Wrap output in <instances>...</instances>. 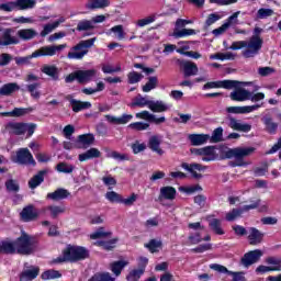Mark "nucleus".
<instances>
[{
	"mask_svg": "<svg viewBox=\"0 0 281 281\" xmlns=\"http://www.w3.org/2000/svg\"><path fill=\"white\" fill-rule=\"evenodd\" d=\"M261 32H263V30L256 26L254 29V35L248 41L233 42L229 49H233V50L243 49L241 56L244 58H256V56L260 54V50L262 49V45L265 44V41L260 36Z\"/></svg>",
	"mask_w": 281,
	"mask_h": 281,
	"instance_id": "obj_1",
	"label": "nucleus"
},
{
	"mask_svg": "<svg viewBox=\"0 0 281 281\" xmlns=\"http://www.w3.org/2000/svg\"><path fill=\"white\" fill-rule=\"evenodd\" d=\"M254 150L256 148L254 147H236V148H229L224 151V158L225 159H235L229 161V166L232 168H243L247 166V162L245 161V157H249V155H252Z\"/></svg>",
	"mask_w": 281,
	"mask_h": 281,
	"instance_id": "obj_2",
	"label": "nucleus"
},
{
	"mask_svg": "<svg viewBox=\"0 0 281 281\" xmlns=\"http://www.w3.org/2000/svg\"><path fill=\"white\" fill-rule=\"evenodd\" d=\"M97 38L80 41L77 45L72 46L67 54L69 60H82L89 54V49L95 44Z\"/></svg>",
	"mask_w": 281,
	"mask_h": 281,
	"instance_id": "obj_3",
	"label": "nucleus"
},
{
	"mask_svg": "<svg viewBox=\"0 0 281 281\" xmlns=\"http://www.w3.org/2000/svg\"><path fill=\"white\" fill-rule=\"evenodd\" d=\"M89 258V250L80 246H68L64 250L63 258H58L57 262H78V260H85Z\"/></svg>",
	"mask_w": 281,
	"mask_h": 281,
	"instance_id": "obj_4",
	"label": "nucleus"
},
{
	"mask_svg": "<svg viewBox=\"0 0 281 281\" xmlns=\"http://www.w3.org/2000/svg\"><path fill=\"white\" fill-rule=\"evenodd\" d=\"M15 249L18 254L22 256H30V254H34V244L32 243V238L27 236V234L23 233L21 237L15 240Z\"/></svg>",
	"mask_w": 281,
	"mask_h": 281,
	"instance_id": "obj_5",
	"label": "nucleus"
},
{
	"mask_svg": "<svg viewBox=\"0 0 281 281\" xmlns=\"http://www.w3.org/2000/svg\"><path fill=\"white\" fill-rule=\"evenodd\" d=\"M24 80L29 83L26 85V91L30 92L31 98H33V100H40L41 91H38V89H41V82H38V76L30 72L25 76Z\"/></svg>",
	"mask_w": 281,
	"mask_h": 281,
	"instance_id": "obj_6",
	"label": "nucleus"
},
{
	"mask_svg": "<svg viewBox=\"0 0 281 281\" xmlns=\"http://www.w3.org/2000/svg\"><path fill=\"white\" fill-rule=\"evenodd\" d=\"M66 47L67 44L42 46L35 52H33V57L41 58L43 56H56L58 52H63V49H66Z\"/></svg>",
	"mask_w": 281,
	"mask_h": 281,
	"instance_id": "obj_7",
	"label": "nucleus"
},
{
	"mask_svg": "<svg viewBox=\"0 0 281 281\" xmlns=\"http://www.w3.org/2000/svg\"><path fill=\"white\" fill-rule=\"evenodd\" d=\"M13 161L21 166H36V160H34V156H32V153L27 148L18 149Z\"/></svg>",
	"mask_w": 281,
	"mask_h": 281,
	"instance_id": "obj_8",
	"label": "nucleus"
},
{
	"mask_svg": "<svg viewBox=\"0 0 281 281\" xmlns=\"http://www.w3.org/2000/svg\"><path fill=\"white\" fill-rule=\"evenodd\" d=\"M232 89H234V91L231 92L229 98L233 102H247V100H249V90L241 88L239 81H237V86Z\"/></svg>",
	"mask_w": 281,
	"mask_h": 281,
	"instance_id": "obj_9",
	"label": "nucleus"
},
{
	"mask_svg": "<svg viewBox=\"0 0 281 281\" xmlns=\"http://www.w3.org/2000/svg\"><path fill=\"white\" fill-rule=\"evenodd\" d=\"M226 120L227 126L233 131H239L240 133H249V131H251V124L243 123V121L237 120L232 115H228Z\"/></svg>",
	"mask_w": 281,
	"mask_h": 281,
	"instance_id": "obj_10",
	"label": "nucleus"
},
{
	"mask_svg": "<svg viewBox=\"0 0 281 281\" xmlns=\"http://www.w3.org/2000/svg\"><path fill=\"white\" fill-rule=\"evenodd\" d=\"M38 273H41V268L25 263L23 271L20 273V281L36 280Z\"/></svg>",
	"mask_w": 281,
	"mask_h": 281,
	"instance_id": "obj_11",
	"label": "nucleus"
},
{
	"mask_svg": "<svg viewBox=\"0 0 281 281\" xmlns=\"http://www.w3.org/2000/svg\"><path fill=\"white\" fill-rule=\"evenodd\" d=\"M27 123L9 122L4 125L2 133H8L9 135H25V128Z\"/></svg>",
	"mask_w": 281,
	"mask_h": 281,
	"instance_id": "obj_12",
	"label": "nucleus"
},
{
	"mask_svg": "<svg viewBox=\"0 0 281 281\" xmlns=\"http://www.w3.org/2000/svg\"><path fill=\"white\" fill-rule=\"evenodd\" d=\"M237 85L236 80L210 81L203 86V89L204 91L207 89H234Z\"/></svg>",
	"mask_w": 281,
	"mask_h": 281,
	"instance_id": "obj_13",
	"label": "nucleus"
},
{
	"mask_svg": "<svg viewBox=\"0 0 281 281\" xmlns=\"http://www.w3.org/2000/svg\"><path fill=\"white\" fill-rule=\"evenodd\" d=\"M181 168H183V170H187V172H190L193 179H203V175L199 173L205 170V167H203V165L196 164V162H193V164L183 162L181 165Z\"/></svg>",
	"mask_w": 281,
	"mask_h": 281,
	"instance_id": "obj_14",
	"label": "nucleus"
},
{
	"mask_svg": "<svg viewBox=\"0 0 281 281\" xmlns=\"http://www.w3.org/2000/svg\"><path fill=\"white\" fill-rule=\"evenodd\" d=\"M260 258H262V250H251L244 255V257L241 258V265L244 267H251V265H256V262H258Z\"/></svg>",
	"mask_w": 281,
	"mask_h": 281,
	"instance_id": "obj_15",
	"label": "nucleus"
},
{
	"mask_svg": "<svg viewBox=\"0 0 281 281\" xmlns=\"http://www.w3.org/2000/svg\"><path fill=\"white\" fill-rule=\"evenodd\" d=\"M210 269L217 271V273H227L228 276H233V281H245V273L229 271L225 266L213 263L210 266Z\"/></svg>",
	"mask_w": 281,
	"mask_h": 281,
	"instance_id": "obj_16",
	"label": "nucleus"
},
{
	"mask_svg": "<svg viewBox=\"0 0 281 281\" xmlns=\"http://www.w3.org/2000/svg\"><path fill=\"white\" fill-rule=\"evenodd\" d=\"M136 117L137 120H146V122H151L153 124H164V122H166V116L157 117V115L146 110L136 113Z\"/></svg>",
	"mask_w": 281,
	"mask_h": 281,
	"instance_id": "obj_17",
	"label": "nucleus"
},
{
	"mask_svg": "<svg viewBox=\"0 0 281 281\" xmlns=\"http://www.w3.org/2000/svg\"><path fill=\"white\" fill-rule=\"evenodd\" d=\"M265 240V233L260 232L256 227L248 228V241L249 245H260Z\"/></svg>",
	"mask_w": 281,
	"mask_h": 281,
	"instance_id": "obj_18",
	"label": "nucleus"
},
{
	"mask_svg": "<svg viewBox=\"0 0 281 281\" xmlns=\"http://www.w3.org/2000/svg\"><path fill=\"white\" fill-rule=\"evenodd\" d=\"M12 29H5L0 37V45L3 47L8 45H19V37L12 36Z\"/></svg>",
	"mask_w": 281,
	"mask_h": 281,
	"instance_id": "obj_19",
	"label": "nucleus"
},
{
	"mask_svg": "<svg viewBox=\"0 0 281 281\" xmlns=\"http://www.w3.org/2000/svg\"><path fill=\"white\" fill-rule=\"evenodd\" d=\"M66 100H68V102H70V106L74 111V113H80V111H85L86 109H91V102L86 101H78L74 98H71V95H67Z\"/></svg>",
	"mask_w": 281,
	"mask_h": 281,
	"instance_id": "obj_20",
	"label": "nucleus"
},
{
	"mask_svg": "<svg viewBox=\"0 0 281 281\" xmlns=\"http://www.w3.org/2000/svg\"><path fill=\"white\" fill-rule=\"evenodd\" d=\"M97 74L98 71L95 69L77 70L78 82H80V85H87V82H91V80L95 78Z\"/></svg>",
	"mask_w": 281,
	"mask_h": 281,
	"instance_id": "obj_21",
	"label": "nucleus"
},
{
	"mask_svg": "<svg viewBox=\"0 0 281 281\" xmlns=\"http://www.w3.org/2000/svg\"><path fill=\"white\" fill-rule=\"evenodd\" d=\"M128 106H131V109H145V106L149 109L150 100L148 99V97L137 94L132 99V102L128 104Z\"/></svg>",
	"mask_w": 281,
	"mask_h": 281,
	"instance_id": "obj_22",
	"label": "nucleus"
},
{
	"mask_svg": "<svg viewBox=\"0 0 281 281\" xmlns=\"http://www.w3.org/2000/svg\"><path fill=\"white\" fill-rule=\"evenodd\" d=\"M105 120L106 122H109V124H115V125L128 124V122L133 120V114H123L121 116L106 114Z\"/></svg>",
	"mask_w": 281,
	"mask_h": 281,
	"instance_id": "obj_23",
	"label": "nucleus"
},
{
	"mask_svg": "<svg viewBox=\"0 0 281 281\" xmlns=\"http://www.w3.org/2000/svg\"><path fill=\"white\" fill-rule=\"evenodd\" d=\"M34 108H15L11 112H2L0 115L2 117H23V115H29V113H33Z\"/></svg>",
	"mask_w": 281,
	"mask_h": 281,
	"instance_id": "obj_24",
	"label": "nucleus"
},
{
	"mask_svg": "<svg viewBox=\"0 0 281 281\" xmlns=\"http://www.w3.org/2000/svg\"><path fill=\"white\" fill-rule=\"evenodd\" d=\"M41 71L42 74H45V76L52 78V80H59L60 71L58 70V67H56V65L45 64L41 67Z\"/></svg>",
	"mask_w": 281,
	"mask_h": 281,
	"instance_id": "obj_25",
	"label": "nucleus"
},
{
	"mask_svg": "<svg viewBox=\"0 0 281 281\" xmlns=\"http://www.w3.org/2000/svg\"><path fill=\"white\" fill-rule=\"evenodd\" d=\"M71 193L67 189L59 188L54 192L47 193L46 199H50V201H63L65 199H69Z\"/></svg>",
	"mask_w": 281,
	"mask_h": 281,
	"instance_id": "obj_26",
	"label": "nucleus"
},
{
	"mask_svg": "<svg viewBox=\"0 0 281 281\" xmlns=\"http://www.w3.org/2000/svg\"><path fill=\"white\" fill-rule=\"evenodd\" d=\"M159 201H175L177 199V189L173 187H162L160 188V194L158 196Z\"/></svg>",
	"mask_w": 281,
	"mask_h": 281,
	"instance_id": "obj_27",
	"label": "nucleus"
},
{
	"mask_svg": "<svg viewBox=\"0 0 281 281\" xmlns=\"http://www.w3.org/2000/svg\"><path fill=\"white\" fill-rule=\"evenodd\" d=\"M180 65L183 69L184 78L199 74V66L194 61H182Z\"/></svg>",
	"mask_w": 281,
	"mask_h": 281,
	"instance_id": "obj_28",
	"label": "nucleus"
},
{
	"mask_svg": "<svg viewBox=\"0 0 281 281\" xmlns=\"http://www.w3.org/2000/svg\"><path fill=\"white\" fill-rule=\"evenodd\" d=\"M21 218L24 220L25 223H30V221L38 218V212L34 209V205H29L22 210Z\"/></svg>",
	"mask_w": 281,
	"mask_h": 281,
	"instance_id": "obj_29",
	"label": "nucleus"
},
{
	"mask_svg": "<svg viewBox=\"0 0 281 281\" xmlns=\"http://www.w3.org/2000/svg\"><path fill=\"white\" fill-rule=\"evenodd\" d=\"M189 142L192 146H203V144H207L210 142L209 134H190L188 136Z\"/></svg>",
	"mask_w": 281,
	"mask_h": 281,
	"instance_id": "obj_30",
	"label": "nucleus"
},
{
	"mask_svg": "<svg viewBox=\"0 0 281 281\" xmlns=\"http://www.w3.org/2000/svg\"><path fill=\"white\" fill-rule=\"evenodd\" d=\"M149 110H151L153 113H166V111L170 110V105H168L162 100H157V101L150 100Z\"/></svg>",
	"mask_w": 281,
	"mask_h": 281,
	"instance_id": "obj_31",
	"label": "nucleus"
},
{
	"mask_svg": "<svg viewBox=\"0 0 281 281\" xmlns=\"http://www.w3.org/2000/svg\"><path fill=\"white\" fill-rule=\"evenodd\" d=\"M21 90V86H19V83L16 82H9V83H4L1 88H0V95H12V93H16V91Z\"/></svg>",
	"mask_w": 281,
	"mask_h": 281,
	"instance_id": "obj_32",
	"label": "nucleus"
},
{
	"mask_svg": "<svg viewBox=\"0 0 281 281\" xmlns=\"http://www.w3.org/2000/svg\"><path fill=\"white\" fill-rule=\"evenodd\" d=\"M111 5L110 0H88L87 10H102Z\"/></svg>",
	"mask_w": 281,
	"mask_h": 281,
	"instance_id": "obj_33",
	"label": "nucleus"
},
{
	"mask_svg": "<svg viewBox=\"0 0 281 281\" xmlns=\"http://www.w3.org/2000/svg\"><path fill=\"white\" fill-rule=\"evenodd\" d=\"M21 41H32L38 36V32L34 29H21L16 32Z\"/></svg>",
	"mask_w": 281,
	"mask_h": 281,
	"instance_id": "obj_34",
	"label": "nucleus"
},
{
	"mask_svg": "<svg viewBox=\"0 0 281 281\" xmlns=\"http://www.w3.org/2000/svg\"><path fill=\"white\" fill-rule=\"evenodd\" d=\"M95 142L93 134H82L78 136V148H89Z\"/></svg>",
	"mask_w": 281,
	"mask_h": 281,
	"instance_id": "obj_35",
	"label": "nucleus"
},
{
	"mask_svg": "<svg viewBox=\"0 0 281 281\" xmlns=\"http://www.w3.org/2000/svg\"><path fill=\"white\" fill-rule=\"evenodd\" d=\"M148 146L153 153H157V155H164V149H161V137L160 136H151L148 142Z\"/></svg>",
	"mask_w": 281,
	"mask_h": 281,
	"instance_id": "obj_36",
	"label": "nucleus"
},
{
	"mask_svg": "<svg viewBox=\"0 0 281 281\" xmlns=\"http://www.w3.org/2000/svg\"><path fill=\"white\" fill-rule=\"evenodd\" d=\"M218 155H216V148L214 146L203 147L202 161H215Z\"/></svg>",
	"mask_w": 281,
	"mask_h": 281,
	"instance_id": "obj_37",
	"label": "nucleus"
},
{
	"mask_svg": "<svg viewBox=\"0 0 281 281\" xmlns=\"http://www.w3.org/2000/svg\"><path fill=\"white\" fill-rule=\"evenodd\" d=\"M125 267H128V261L126 260L113 261L110 265V271H112V273H114V276L117 278L122 274V271H124Z\"/></svg>",
	"mask_w": 281,
	"mask_h": 281,
	"instance_id": "obj_38",
	"label": "nucleus"
},
{
	"mask_svg": "<svg viewBox=\"0 0 281 281\" xmlns=\"http://www.w3.org/2000/svg\"><path fill=\"white\" fill-rule=\"evenodd\" d=\"M106 36H111V34H114V38H117V41H124L126 38V32H124L123 25H115L111 27L108 32H105Z\"/></svg>",
	"mask_w": 281,
	"mask_h": 281,
	"instance_id": "obj_39",
	"label": "nucleus"
},
{
	"mask_svg": "<svg viewBox=\"0 0 281 281\" xmlns=\"http://www.w3.org/2000/svg\"><path fill=\"white\" fill-rule=\"evenodd\" d=\"M261 121L266 126L267 133H269L270 135H276V133H278V123L273 122V119H271L270 116H265L261 119Z\"/></svg>",
	"mask_w": 281,
	"mask_h": 281,
	"instance_id": "obj_40",
	"label": "nucleus"
},
{
	"mask_svg": "<svg viewBox=\"0 0 281 281\" xmlns=\"http://www.w3.org/2000/svg\"><path fill=\"white\" fill-rule=\"evenodd\" d=\"M102 154L98 148H90L86 153L79 155V161H88V159H98Z\"/></svg>",
	"mask_w": 281,
	"mask_h": 281,
	"instance_id": "obj_41",
	"label": "nucleus"
},
{
	"mask_svg": "<svg viewBox=\"0 0 281 281\" xmlns=\"http://www.w3.org/2000/svg\"><path fill=\"white\" fill-rule=\"evenodd\" d=\"M0 254H18L16 241H2L0 244Z\"/></svg>",
	"mask_w": 281,
	"mask_h": 281,
	"instance_id": "obj_42",
	"label": "nucleus"
},
{
	"mask_svg": "<svg viewBox=\"0 0 281 281\" xmlns=\"http://www.w3.org/2000/svg\"><path fill=\"white\" fill-rule=\"evenodd\" d=\"M196 31L194 29H177L175 27L172 36L173 38H186V36H194Z\"/></svg>",
	"mask_w": 281,
	"mask_h": 281,
	"instance_id": "obj_43",
	"label": "nucleus"
},
{
	"mask_svg": "<svg viewBox=\"0 0 281 281\" xmlns=\"http://www.w3.org/2000/svg\"><path fill=\"white\" fill-rule=\"evenodd\" d=\"M46 172L47 171L42 170L29 181V187L31 188V190H34V188H38V186L42 184L43 181H45Z\"/></svg>",
	"mask_w": 281,
	"mask_h": 281,
	"instance_id": "obj_44",
	"label": "nucleus"
},
{
	"mask_svg": "<svg viewBox=\"0 0 281 281\" xmlns=\"http://www.w3.org/2000/svg\"><path fill=\"white\" fill-rule=\"evenodd\" d=\"M60 23H65V18H59L57 21H55L53 24H46L44 25L43 31L41 32V36L45 37L47 34H52Z\"/></svg>",
	"mask_w": 281,
	"mask_h": 281,
	"instance_id": "obj_45",
	"label": "nucleus"
},
{
	"mask_svg": "<svg viewBox=\"0 0 281 281\" xmlns=\"http://www.w3.org/2000/svg\"><path fill=\"white\" fill-rule=\"evenodd\" d=\"M45 212H49L52 218H58L60 214H65V206L49 205L45 207Z\"/></svg>",
	"mask_w": 281,
	"mask_h": 281,
	"instance_id": "obj_46",
	"label": "nucleus"
},
{
	"mask_svg": "<svg viewBox=\"0 0 281 281\" xmlns=\"http://www.w3.org/2000/svg\"><path fill=\"white\" fill-rule=\"evenodd\" d=\"M18 10H34L36 0H15Z\"/></svg>",
	"mask_w": 281,
	"mask_h": 281,
	"instance_id": "obj_47",
	"label": "nucleus"
},
{
	"mask_svg": "<svg viewBox=\"0 0 281 281\" xmlns=\"http://www.w3.org/2000/svg\"><path fill=\"white\" fill-rule=\"evenodd\" d=\"M95 30V25L91 20H81L77 24V32H89Z\"/></svg>",
	"mask_w": 281,
	"mask_h": 281,
	"instance_id": "obj_48",
	"label": "nucleus"
},
{
	"mask_svg": "<svg viewBox=\"0 0 281 281\" xmlns=\"http://www.w3.org/2000/svg\"><path fill=\"white\" fill-rule=\"evenodd\" d=\"M42 280H58L63 274L58 270H46L41 276Z\"/></svg>",
	"mask_w": 281,
	"mask_h": 281,
	"instance_id": "obj_49",
	"label": "nucleus"
},
{
	"mask_svg": "<svg viewBox=\"0 0 281 281\" xmlns=\"http://www.w3.org/2000/svg\"><path fill=\"white\" fill-rule=\"evenodd\" d=\"M209 225L214 234H217L218 236H223V234H225V231L221 227V220L213 218L210 221Z\"/></svg>",
	"mask_w": 281,
	"mask_h": 281,
	"instance_id": "obj_50",
	"label": "nucleus"
},
{
	"mask_svg": "<svg viewBox=\"0 0 281 281\" xmlns=\"http://www.w3.org/2000/svg\"><path fill=\"white\" fill-rule=\"evenodd\" d=\"M143 274H144V269L134 268L128 272L126 280L127 281H139V278H142Z\"/></svg>",
	"mask_w": 281,
	"mask_h": 281,
	"instance_id": "obj_51",
	"label": "nucleus"
},
{
	"mask_svg": "<svg viewBox=\"0 0 281 281\" xmlns=\"http://www.w3.org/2000/svg\"><path fill=\"white\" fill-rule=\"evenodd\" d=\"M159 80L157 77H149L148 82L143 86L144 93H149V91H153V89H157Z\"/></svg>",
	"mask_w": 281,
	"mask_h": 281,
	"instance_id": "obj_52",
	"label": "nucleus"
},
{
	"mask_svg": "<svg viewBox=\"0 0 281 281\" xmlns=\"http://www.w3.org/2000/svg\"><path fill=\"white\" fill-rule=\"evenodd\" d=\"M209 142L212 144H218V142H223V127L215 128L212 136H210Z\"/></svg>",
	"mask_w": 281,
	"mask_h": 281,
	"instance_id": "obj_53",
	"label": "nucleus"
},
{
	"mask_svg": "<svg viewBox=\"0 0 281 281\" xmlns=\"http://www.w3.org/2000/svg\"><path fill=\"white\" fill-rule=\"evenodd\" d=\"M108 236H111V232H105L104 227H100L94 233L90 234L91 240H98L100 238H108Z\"/></svg>",
	"mask_w": 281,
	"mask_h": 281,
	"instance_id": "obj_54",
	"label": "nucleus"
},
{
	"mask_svg": "<svg viewBox=\"0 0 281 281\" xmlns=\"http://www.w3.org/2000/svg\"><path fill=\"white\" fill-rule=\"evenodd\" d=\"M106 157L110 159H115L116 161H126L128 159V156L126 154H120L115 150H108Z\"/></svg>",
	"mask_w": 281,
	"mask_h": 281,
	"instance_id": "obj_55",
	"label": "nucleus"
},
{
	"mask_svg": "<svg viewBox=\"0 0 281 281\" xmlns=\"http://www.w3.org/2000/svg\"><path fill=\"white\" fill-rule=\"evenodd\" d=\"M146 249H148L151 254H156V251L161 248V240L150 239L149 243L145 244Z\"/></svg>",
	"mask_w": 281,
	"mask_h": 281,
	"instance_id": "obj_56",
	"label": "nucleus"
},
{
	"mask_svg": "<svg viewBox=\"0 0 281 281\" xmlns=\"http://www.w3.org/2000/svg\"><path fill=\"white\" fill-rule=\"evenodd\" d=\"M15 10H19L16 1H8L0 4V12H14Z\"/></svg>",
	"mask_w": 281,
	"mask_h": 281,
	"instance_id": "obj_57",
	"label": "nucleus"
},
{
	"mask_svg": "<svg viewBox=\"0 0 281 281\" xmlns=\"http://www.w3.org/2000/svg\"><path fill=\"white\" fill-rule=\"evenodd\" d=\"M203 188L201 186H190V187H179V192H183L184 194H194V192H201Z\"/></svg>",
	"mask_w": 281,
	"mask_h": 281,
	"instance_id": "obj_58",
	"label": "nucleus"
},
{
	"mask_svg": "<svg viewBox=\"0 0 281 281\" xmlns=\"http://www.w3.org/2000/svg\"><path fill=\"white\" fill-rule=\"evenodd\" d=\"M105 199L110 201V203H122V195H120L115 191H109L105 193Z\"/></svg>",
	"mask_w": 281,
	"mask_h": 281,
	"instance_id": "obj_59",
	"label": "nucleus"
},
{
	"mask_svg": "<svg viewBox=\"0 0 281 281\" xmlns=\"http://www.w3.org/2000/svg\"><path fill=\"white\" fill-rule=\"evenodd\" d=\"M56 170H57V172H64L65 175H71V172H74V166L68 165L66 162H59L56 166Z\"/></svg>",
	"mask_w": 281,
	"mask_h": 281,
	"instance_id": "obj_60",
	"label": "nucleus"
},
{
	"mask_svg": "<svg viewBox=\"0 0 281 281\" xmlns=\"http://www.w3.org/2000/svg\"><path fill=\"white\" fill-rule=\"evenodd\" d=\"M143 78H144V75L137 71H132L127 75V80L130 85H137V82H140Z\"/></svg>",
	"mask_w": 281,
	"mask_h": 281,
	"instance_id": "obj_61",
	"label": "nucleus"
},
{
	"mask_svg": "<svg viewBox=\"0 0 281 281\" xmlns=\"http://www.w3.org/2000/svg\"><path fill=\"white\" fill-rule=\"evenodd\" d=\"M221 19H223V15L221 13L215 12V13L209 14L205 21L206 27H210V25H214V23H216V21H221Z\"/></svg>",
	"mask_w": 281,
	"mask_h": 281,
	"instance_id": "obj_62",
	"label": "nucleus"
},
{
	"mask_svg": "<svg viewBox=\"0 0 281 281\" xmlns=\"http://www.w3.org/2000/svg\"><path fill=\"white\" fill-rule=\"evenodd\" d=\"M128 128H132L133 131H148V128H150V124L144 122H135L131 123Z\"/></svg>",
	"mask_w": 281,
	"mask_h": 281,
	"instance_id": "obj_63",
	"label": "nucleus"
},
{
	"mask_svg": "<svg viewBox=\"0 0 281 281\" xmlns=\"http://www.w3.org/2000/svg\"><path fill=\"white\" fill-rule=\"evenodd\" d=\"M273 9L261 8L257 11V19H269V16H273Z\"/></svg>",
	"mask_w": 281,
	"mask_h": 281,
	"instance_id": "obj_64",
	"label": "nucleus"
}]
</instances>
